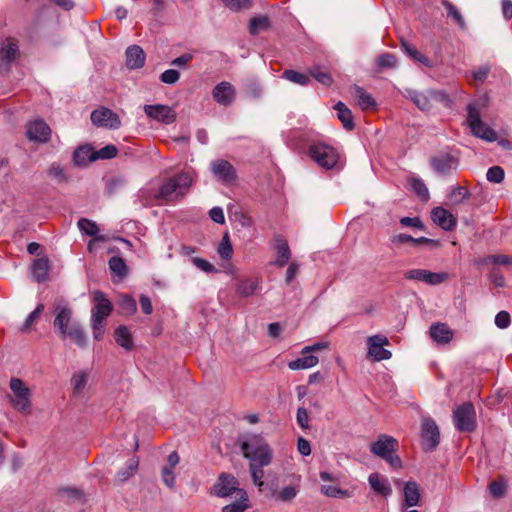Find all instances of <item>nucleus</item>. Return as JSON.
Here are the masks:
<instances>
[{
	"mask_svg": "<svg viewBox=\"0 0 512 512\" xmlns=\"http://www.w3.org/2000/svg\"><path fill=\"white\" fill-rule=\"evenodd\" d=\"M409 97L419 109L428 110L430 108V100L425 93L411 91Z\"/></svg>",
	"mask_w": 512,
	"mask_h": 512,
	"instance_id": "45",
	"label": "nucleus"
},
{
	"mask_svg": "<svg viewBox=\"0 0 512 512\" xmlns=\"http://www.w3.org/2000/svg\"><path fill=\"white\" fill-rule=\"evenodd\" d=\"M401 47L415 61H418L427 67L431 66L430 59L421 54L414 46L410 45L408 42L402 41Z\"/></svg>",
	"mask_w": 512,
	"mask_h": 512,
	"instance_id": "40",
	"label": "nucleus"
},
{
	"mask_svg": "<svg viewBox=\"0 0 512 512\" xmlns=\"http://www.w3.org/2000/svg\"><path fill=\"white\" fill-rule=\"evenodd\" d=\"M93 301L95 305L91 311V322H104L112 311L111 302L106 295L99 290L93 292Z\"/></svg>",
	"mask_w": 512,
	"mask_h": 512,
	"instance_id": "15",
	"label": "nucleus"
},
{
	"mask_svg": "<svg viewBox=\"0 0 512 512\" xmlns=\"http://www.w3.org/2000/svg\"><path fill=\"white\" fill-rule=\"evenodd\" d=\"M467 122L475 136L489 142H493L497 139L496 132L480 119V110L475 103L468 105Z\"/></svg>",
	"mask_w": 512,
	"mask_h": 512,
	"instance_id": "6",
	"label": "nucleus"
},
{
	"mask_svg": "<svg viewBox=\"0 0 512 512\" xmlns=\"http://www.w3.org/2000/svg\"><path fill=\"white\" fill-rule=\"evenodd\" d=\"M191 262L201 271L205 273H216L217 269L215 266L209 261L202 259L200 257H193Z\"/></svg>",
	"mask_w": 512,
	"mask_h": 512,
	"instance_id": "52",
	"label": "nucleus"
},
{
	"mask_svg": "<svg viewBox=\"0 0 512 512\" xmlns=\"http://www.w3.org/2000/svg\"><path fill=\"white\" fill-rule=\"evenodd\" d=\"M259 278H247L239 281L236 287V292L240 297L252 296L259 288Z\"/></svg>",
	"mask_w": 512,
	"mask_h": 512,
	"instance_id": "29",
	"label": "nucleus"
},
{
	"mask_svg": "<svg viewBox=\"0 0 512 512\" xmlns=\"http://www.w3.org/2000/svg\"><path fill=\"white\" fill-rule=\"evenodd\" d=\"M120 313L123 315H132L137 310L136 301L129 295H123L119 303Z\"/></svg>",
	"mask_w": 512,
	"mask_h": 512,
	"instance_id": "44",
	"label": "nucleus"
},
{
	"mask_svg": "<svg viewBox=\"0 0 512 512\" xmlns=\"http://www.w3.org/2000/svg\"><path fill=\"white\" fill-rule=\"evenodd\" d=\"M454 426L460 432H471L475 429V409L473 404L464 403L453 412Z\"/></svg>",
	"mask_w": 512,
	"mask_h": 512,
	"instance_id": "9",
	"label": "nucleus"
},
{
	"mask_svg": "<svg viewBox=\"0 0 512 512\" xmlns=\"http://www.w3.org/2000/svg\"><path fill=\"white\" fill-rule=\"evenodd\" d=\"M440 442V431L436 422L431 418H424L421 426L420 443L426 452L434 451Z\"/></svg>",
	"mask_w": 512,
	"mask_h": 512,
	"instance_id": "10",
	"label": "nucleus"
},
{
	"mask_svg": "<svg viewBox=\"0 0 512 512\" xmlns=\"http://www.w3.org/2000/svg\"><path fill=\"white\" fill-rule=\"evenodd\" d=\"M239 490L242 489L239 488L238 480L233 475L227 473L220 474L213 486L214 494L220 498L229 497L233 494H236L237 497Z\"/></svg>",
	"mask_w": 512,
	"mask_h": 512,
	"instance_id": "14",
	"label": "nucleus"
},
{
	"mask_svg": "<svg viewBox=\"0 0 512 512\" xmlns=\"http://www.w3.org/2000/svg\"><path fill=\"white\" fill-rule=\"evenodd\" d=\"M404 505L406 507L417 506L421 499L419 485L415 481H408L403 487Z\"/></svg>",
	"mask_w": 512,
	"mask_h": 512,
	"instance_id": "25",
	"label": "nucleus"
},
{
	"mask_svg": "<svg viewBox=\"0 0 512 512\" xmlns=\"http://www.w3.org/2000/svg\"><path fill=\"white\" fill-rule=\"evenodd\" d=\"M409 183L417 196H419L422 200H428L429 191L426 184L421 179L413 178Z\"/></svg>",
	"mask_w": 512,
	"mask_h": 512,
	"instance_id": "46",
	"label": "nucleus"
},
{
	"mask_svg": "<svg viewBox=\"0 0 512 512\" xmlns=\"http://www.w3.org/2000/svg\"><path fill=\"white\" fill-rule=\"evenodd\" d=\"M218 254L222 259L229 260L232 257L233 254V248L230 243L229 237L227 234H225L219 244L218 247Z\"/></svg>",
	"mask_w": 512,
	"mask_h": 512,
	"instance_id": "51",
	"label": "nucleus"
},
{
	"mask_svg": "<svg viewBox=\"0 0 512 512\" xmlns=\"http://www.w3.org/2000/svg\"><path fill=\"white\" fill-rule=\"evenodd\" d=\"M96 160L95 151L89 146H81L74 151L73 161L76 165H86Z\"/></svg>",
	"mask_w": 512,
	"mask_h": 512,
	"instance_id": "31",
	"label": "nucleus"
},
{
	"mask_svg": "<svg viewBox=\"0 0 512 512\" xmlns=\"http://www.w3.org/2000/svg\"><path fill=\"white\" fill-rule=\"evenodd\" d=\"M193 177L188 172L169 178L159 189L158 198L173 201L186 195L192 185Z\"/></svg>",
	"mask_w": 512,
	"mask_h": 512,
	"instance_id": "3",
	"label": "nucleus"
},
{
	"mask_svg": "<svg viewBox=\"0 0 512 512\" xmlns=\"http://www.w3.org/2000/svg\"><path fill=\"white\" fill-rule=\"evenodd\" d=\"M241 450L245 458L261 463V465H269L272 462V450L261 435L245 436L241 443Z\"/></svg>",
	"mask_w": 512,
	"mask_h": 512,
	"instance_id": "2",
	"label": "nucleus"
},
{
	"mask_svg": "<svg viewBox=\"0 0 512 512\" xmlns=\"http://www.w3.org/2000/svg\"><path fill=\"white\" fill-rule=\"evenodd\" d=\"M400 224L404 227H414L418 229L424 228V225L419 217H402L400 219Z\"/></svg>",
	"mask_w": 512,
	"mask_h": 512,
	"instance_id": "64",
	"label": "nucleus"
},
{
	"mask_svg": "<svg viewBox=\"0 0 512 512\" xmlns=\"http://www.w3.org/2000/svg\"><path fill=\"white\" fill-rule=\"evenodd\" d=\"M89 379V372L81 370L73 374L71 378V385L73 387V394L79 396L83 393L87 386Z\"/></svg>",
	"mask_w": 512,
	"mask_h": 512,
	"instance_id": "33",
	"label": "nucleus"
},
{
	"mask_svg": "<svg viewBox=\"0 0 512 512\" xmlns=\"http://www.w3.org/2000/svg\"><path fill=\"white\" fill-rule=\"evenodd\" d=\"M321 492L330 498H350L352 493L349 490L341 489L336 485L323 484L321 486Z\"/></svg>",
	"mask_w": 512,
	"mask_h": 512,
	"instance_id": "38",
	"label": "nucleus"
},
{
	"mask_svg": "<svg viewBox=\"0 0 512 512\" xmlns=\"http://www.w3.org/2000/svg\"><path fill=\"white\" fill-rule=\"evenodd\" d=\"M310 74L314 79L325 86H329L332 83L331 76L318 68L310 70Z\"/></svg>",
	"mask_w": 512,
	"mask_h": 512,
	"instance_id": "56",
	"label": "nucleus"
},
{
	"mask_svg": "<svg viewBox=\"0 0 512 512\" xmlns=\"http://www.w3.org/2000/svg\"><path fill=\"white\" fill-rule=\"evenodd\" d=\"M52 135L49 125L42 119H35L26 125V137L37 144L47 143Z\"/></svg>",
	"mask_w": 512,
	"mask_h": 512,
	"instance_id": "11",
	"label": "nucleus"
},
{
	"mask_svg": "<svg viewBox=\"0 0 512 512\" xmlns=\"http://www.w3.org/2000/svg\"><path fill=\"white\" fill-rule=\"evenodd\" d=\"M9 386L13 394L10 398L11 404L20 412L29 413L31 407L29 388L19 378H12Z\"/></svg>",
	"mask_w": 512,
	"mask_h": 512,
	"instance_id": "7",
	"label": "nucleus"
},
{
	"mask_svg": "<svg viewBox=\"0 0 512 512\" xmlns=\"http://www.w3.org/2000/svg\"><path fill=\"white\" fill-rule=\"evenodd\" d=\"M77 225L81 232L89 236H96L99 232L97 224L86 218L80 219Z\"/></svg>",
	"mask_w": 512,
	"mask_h": 512,
	"instance_id": "47",
	"label": "nucleus"
},
{
	"mask_svg": "<svg viewBox=\"0 0 512 512\" xmlns=\"http://www.w3.org/2000/svg\"><path fill=\"white\" fill-rule=\"evenodd\" d=\"M269 26V20L265 16L254 17L249 22V32L256 35L260 30L266 29Z\"/></svg>",
	"mask_w": 512,
	"mask_h": 512,
	"instance_id": "50",
	"label": "nucleus"
},
{
	"mask_svg": "<svg viewBox=\"0 0 512 512\" xmlns=\"http://www.w3.org/2000/svg\"><path fill=\"white\" fill-rule=\"evenodd\" d=\"M138 465H139V459L137 457L131 458L126 463V467L117 473L116 480L118 482L127 481L130 477H132L136 473V471L138 469Z\"/></svg>",
	"mask_w": 512,
	"mask_h": 512,
	"instance_id": "37",
	"label": "nucleus"
},
{
	"mask_svg": "<svg viewBox=\"0 0 512 512\" xmlns=\"http://www.w3.org/2000/svg\"><path fill=\"white\" fill-rule=\"evenodd\" d=\"M91 121L98 127L109 129H117L121 125L118 115L108 108L94 110L91 113Z\"/></svg>",
	"mask_w": 512,
	"mask_h": 512,
	"instance_id": "17",
	"label": "nucleus"
},
{
	"mask_svg": "<svg viewBox=\"0 0 512 512\" xmlns=\"http://www.w3.org/2000/svg\"><path fill=\"white\" fill-rule=\"evenodd\" d=\"M19 56L18 45L15 41L7 39L0 49V70L7 71L10 64Z\"/></svg>",
	"mask_w": 512,
	"mask_h": 512,
	"instance_id": "20",
	"label": "nucleus"
},
{
	"mask_svg": "<svg viewBox=\"0 0 512 512\" xmlns=\"http://www.w3.org/2000/svg\"><path fill=\"white\" fill-rule=\"evenodd\" d=\"M108 264L110 270L119 278H124L127 275L128 267L123 258L113 256L110 258Z\"/></svg>",
	"mask_w": 512,
	"mask_h": 512,
	"instance_id": "41",
	"label": "nucleus"
},
{
	"mask_svg": "<svg viewBox=\"0 0 512 512\" xmlns=\"http://www.w3.org/2000/svg\"><path fill=\"white\" fill-rule=\"evenodd\" d=\"M115 341L117 342L118 345H120L126 350H130L133 345L131 334L128 328L125 326H119L115 330Z\"/></svg>",
	"mask_w": 512,
	"mask_h": 512,
	"instance_id": "39",
	"label": "nucleus"
},
{
	"mask_svg": "<svg viewBox=\"0 0 512 512\" xmlns=\"http://www.w3.org/2000/svg\"><path fill=\"white\" fill-rule=\"evenodd\" d=\"M249 498L245 490H239L237 500L225 505L222 512H245L249 508Z\"/></svg>",
	"mask_w": 512,
	"mask_h": 512,
	"instance_id": "30",
	"label": "nucleus"
},
{
	"mask_svg": "<svg viewBox=\"0 0 512 512\" xmlns=\"http://www.w3.org/2000/svg\"><path fill=\"white\" fill-rule=\"evenodd\" d=\"M211 172L214 177L224 184L232 183L236 179V171L232 164L219 159L211 163Z\"/></svg>",
	"mask_w": 512,
	"mask_h": 512,
	"instance_id": "18",
	"label": "nucleus"
},
{
	"mask_svg": "<svg viewBox=\"0 0 512 512\" xmlns=\"http://www.w3.org/2000/svg\"><path fill=\"white\" fill-rule=\"evenodd\" d=\"M431 164L438 173L447 175L457 169L459 161L450 153H440L431 158Z\"/></svg>",
	"mask_w": 512,
	"mask_h": 512,
	"instance_id": "19",
	"label": "nucleus"
},
{
	"mask_svg": "<svg viewBox=\"0 0 512 512\" xmlns=\"http://www.w3.org/2000/svg\"><path fill=\"white\" fill-rule=\"evenodd\" d=\"M145 63V53L138 45H132L126 50V65L130 69L141 68Z\"/></svg>",
	"mask_w": 512,
	"mask_h": 512,
	"instance_id": "24",
	"label": "nucleus"
},
{
	"mask_svg": "<svg viewBox=\"0 0 512 512\" xmlns=\"http://www.w3.org/2000/svg\"><path fill=\"white\" fill-rule=\"evenodd\" d=\"M212 96L217 103L228 106L234 101L235 88L227 81L220 82L214 87Z\"/></svg>",
	"mask_w": 512,
	"mask_h": 512,
	"instance_id": "22",
	"label": "nucleus"
},
{
	"mask_svg": "<svg viewBox=\"0 0 512 512\" xmlns=\"http://www.w3.org/2000/svg\"><path fill=\"white\" fill-rule=\"evenodd\" d=\"M174 468L164 466L162 468V480L165 485L169 488H173L175 485V476L173 472Z\"/></svg>",
	"mask_w": 512,
	"mask_h": 512,
	"instance_id": "60",
	"label": "nucleus"
},
{
	"mask_svg": "<svg viewBox=\"0 0 512 512\" xmlns=\"http://www.w3.org/2000/svg\"><path fill=\"white\" fill-rule=\"evenodd\" d=\"M368 357L375 361L388 360L392 353L385 349L384 346L389 345V339L383 335L370 336L367 339Z\"/></svg>",
	"mask_w": 512,
	"mask_h": 512,
	"instance_id": "13",
	"label": "nucleus"
},
{
	"mask_svg": "<svg viewBox=\"0 0 512 512\" xmlns=\"http://www.w3.org/2000/svg\"><path fill=\"white\" fill-rule=\"evenodd\" d=\"M334 108L337 111L338 118L342 122L344 128L352 130L354 128V122L350 109L343 102H338Z\"/></svg>",
	"mask_w": 512,
	"mask_h": 512,
	"instance_id": "34",
	"label": "nucleus"
},
{
	"mask_svg": "<svg viewBox=\"0 0 512 512\" xmlns=\"http://www.w3.org/2000/svg\"><path fill=\"white\" fill-rule=\"evenodd\" d=\"M433 222L445 231H451L456 227L457 221L454 215L443 207H435L431 211Z\"/></svg>",
	"mask_w": 512,
	"mask_h": 512,
	"instance_id": "21",
	"label": "nucleus"
},
{
	"mask_svg": "<svg viewBox=\"0 0 512 512\" xmlns=\"http://www.w3.org/2000/svg\"><path fill=\"white\" fill-rule=\"evenodd\" d=\"M354 95L362 110H367L376 106V102L372 95L367 93L362 87L356 86L354 88Z\"/></svg>",
	"mask_w": 512,
	"mask_h": 512,
	"instance_id": "35",
	"label": "nucleus"
},
{
	"mask_svg": "<svg viewBox=\"0 0 512 512\" xmlns=\"http://www.w3.org/2000/svg\"><path fill=\"white\" fill-rule=\"evenodd\" d=\"M226 7L231 10L239 11L250 7V0H221Z\"/></svg>",
	"mask_w": 512,
	"mask_h": 512,
	"instance_id": "57",
	"label": "nucleus"
},
{
	"mask_svg": "<svg viewBox=\"0 0 512 512\" xmlns=\"http://www.w3.org/2000/svg\"><path fill=\"white\" fill-rule=\"evenodd\" d=\"M404 277L408 280L424 282L428 285H439L449 278L447 272H431L426 269H411L408 270Z\"/></svg>",
	"mask_w": 512,
	"mask_h": 512,
	"instance_id": "12",
	"label": "nucleus"
},
{
	"mask_svg": "<svg viewBox=\"0 0 512 512\" xmlns=\"http://www.w3.org/2000/svg\"><path fill=\"white\" fill-rule=\"evenodd\" d=\"M117 152L118 150L114 145H107L100 150L95 151L96 160L114 158L117 155Z\"/></svg>",
	"mask_w": 512,
	"mask_h": 512,
	"instance_id": "54",
	"label": "nucleus"
},
{
	"mask_svg": "<svg viewBox=\"0 0 512 512\" xmlns=\"http://www.w3.org/2000/svg\"><path fill=\"white\" fill-rule=\"evenodd\" d=\"M398 446V441L394 437L381 434L378 439L370 445V451L374 455L387 461L393 469H400L402 467V461L400 457L395 454Z\"/></svg>",
	"mask_w": 512,
	"mask_h": 512,
	"instance_id": "4",
	"label": "nucleus"
},
{
	"mask_svg": "<svg viewBox=\"0 0 512 512\" xmlns=\"http://www.w3.org/2000/svg\"><path fill=\"white\" fill-rule=\"evenodd\" d=\"M318 357L312 355L311 353L304 354L300 358L290 361L288 363V367L291 370H302L309 369L318 364Z\"/></svg>",
	"mask_w": 512,
	"mask_h": 512,
	"instance_id": "32",
	"label": "nucleus"
},
{
	"mask_svg": "<svg viewBox=\"0 0 512 512\" xmlns=\"http://www.w3.org/2000/svg\"><path fill=\"white\" fill-rule=\"evenodd\" d=\"M469 197V191L467 188L461 186L452 187L450 193L447 198L452 205H459L465 199Z\"/></svg>",
	"mask_w": 512,
	"mask_h": 512,
	"instance_id": "43",
	"label": "nucleus"
},
{
	"mask_svg": "<svg viewBox=\"0 0 512 512\" xmlns=\"http://www.w3.org/2000/svg\"><path fill=\"white\" fill-rule=\"evenodd\" d=\"M368 483L371 489L384 496L388 497L392 494V487L388 478L379 473H371L368 477Z\"/></svg>",
	"mask_w": 512,
	"mask_h": 512,
	"instance_id": "23",
	"label": "nucleus"
},
{
	"mask_svg": "<svg viewBox=\"0 0 512 512\" xmlns=\"http://www.w3.org/2000/svg\"><path fill=\"white\" fill-rule=\"evenodd\" d=\"M44 310V305L39 304L34 311H32L25 320V323L22 327V331H27L29 327L35 322V320L40 316L42 311Z\"/></svg>",
	"mask_w": 512,
	"mask_h": 512,
	"instance_id": "58",
	"label": "nucleus"
},
{
	"mask_svg": "<svg viewBox=\"0 0 512 512\" xmlns=\"http://www.w3.org/2000/svg\"><path fill=\"white\" fill-rule=\"evenodd\" d=\"M302 477L299 474H288L284 477L283 487L279 489V492L273 493L274 501L281 503L292 502L300 493Z\"/></svg>",
	"mask_w": 512,
	"mask_h": 512,
	"instance_id": "8",
	"label": "nucleus"
},
{
	"mask_svg": "<svg viewBox=\"0 0 512 512\" xmlns=\"http://www.w3.org/2000/svg\"><path fill=\"white\" fill-rule=\"evenodd\" d=\"M484 264H492V265H502V266H510L512 265V256L498 254V255H489L483 259Z\"/></svg>",
	"mask_w": 512,
	"mask_h": 512,
	"instance_id": "49",
	"label": "nucleus"
},
{
	"mask_svg": "<svg viewBox=\"0 0 512 512\" xmlns=\"http://www.w3.org/2000/svg\"><path fill=\"white\" fill-rule=\"evenodd\" d=\"M490 492L495 498L504 496L506 492V485L502 480L493 481L490 483Z\"/></svg>",
	"mask_w": 512,
	"mask_h": 512,
	"instance_id": "59",
	"label": "nucleus"
},
{
	"mask_svg": "<svg viewBox=\"0 0 512 512\" xmlns=\"http://www.w3.org/2000/svg\"><path fill=\"white\" fill-rule=\"evenodd\" d=\"M265 465H261V463L254 462L250 460L249 463V471L252 477V481L254 485L258 488L259 491L263 490V487L265 485V482L263 481L264 477V470L263 467Z\"/></svg>",
	"mask_w": 512,
	"mask_h": 512,
	"instance_id": "36",
	"label": "nucleus"
},
{
	"mask_svg": "<svg viewBox=\"0 0 512 512\" xmlns=\"http://www.w3.org/2000/svg\"><path fill=\"white\" fill-rule=\"evenodd\" d=\"M31 273L35 281L45 282L48 279L49 260L46 257L35 259L31 266Z\"/></svg>",
	"mask_w": 512,
	"mask_h": 512,
	"instance_id": "28",
	"label": "nucleus"
},
{
	"mask_svg": "<svg viewBox=\"0 0 512 512\" xmlns=\"http://www.w3.org/2000/svg\"><path fill=\"white\" fill-rule=\"evenodd\" d=\"M487 180L492 183H501L504 179V170L499 166H493L488 169Z\"/></svg>",
	"mask_w": 512,
	"mask_h": 512,
	"instance_id": "53",
	"label": "nucleus"
},
{
	"mask_svg": "<svg viewBox=\"0 0 512 512\" xmlns=\"http://www.w3.org/2000/svg\"><path fill=\"white\" fill-rule=\"evenodd\" d=\"M442 4L447 11L448 17H451L454 20V22L460 27V29H466V22L464 20V17L462 16L461 12L457 9V7L448 1H443Z\"/></svg>",
	"mask_w": 512,
	"mask_h": 512,
	"instance_id": "42",
	"label": "nucleus"
},
{
	"mask_svg": "<svg viewBox=\"0 0 512 512\" xmlns=\"http://www.w3.org/2000/svg\"><path fill=\"white\" fill-rule=\"evenodd\" d=\"M308 153L311 159L324 169H332L339 159L336 149L322 142L311 144Z\"/></svg>",
	"mask_w": 512,
	"mask_h": 512,
	"instance_id": "5",
	"label": "nucleus"
},
{
	"mask_svg": "<svg viewBox=\"0 0 512 512\" xmlns=\"http://www.w3.org/2000/svg\"><path fill=\"white\" fill-rule=\"evenodd\" d=\"M144 112L149 118L166 125L172 124L176 120L175 110L167 105H145Z\"/></svg>",
	"mask_w": 512,
	"mask_h": 512,
	"instance_id": "16",
	"label": "nucleus"
},
{
	"mask_svg": "<svg viewBox=\"0 0 512 512\" xmlns=\"http://www.w3.org/2000/svg\"><path fill=\"white\" fill-rule=\"evenodd\" d=\"M55 319L53 326L56 333L61 338H70L75 344L80 347L86 345V336L81 325L73 320V311L69 305L59 300L54 305Z\"/></svg>",
	"mask_w": 512,
	"mask_h": 512,
	"instance_id": "1",
	"label": "nucleus"
},
{
	"mask_svg": "<svg viewBox=\"0 0 512 512\" xmlns=\"http://www.w3.org/2000/svg\"><path fill=\"white\" fill-rule=\"evenodd\" d=\"M275 248L277 257L273 262H271V265H275L282 268L288 263L291 257L290 248L288 246L287 241L280 237L276 238Z\"/></svg>",
	"mask_w": 512,
	"mask_h": 512,
	"instance_id": "27",
	"label": "nucleus"
},
{
	"mask_svg": "<svg viewBox=\"0 0 512 512\" xmlns=\"http://www.w3.org/2000/svg\"><path fill=\"white\" fill-rule=\"evenodd\" d=\"M390 241L394 245H404V244L412 245V242L414 241V237H412L408 234L400 233V234L393 235L390 238Z\"/></svg>",
	"mask_w": 512,
	"mask_h": 512,
	"instance_id": "63",
	"label": "nucleus"
},
{
	"mask_svg": "<svg viewBox=\"0 0 512 512\" xmlns=\"http://www.w3.org/2000/svg\"><path fill=\"white\" fill-rule=\"evenodd\" d=\"M180 78V73L175 69L165 70L159 77L160 81L165 84H175Z\"/></svg>",
	"mask_w": 512,
	"mask_h": 512,
	"instance_id": "55",
	"label": "nucleus"
},
{
	"mask_svg": "<svg viewBox=\"0 0 512 512\" xmlns=\"http://www.w3.org/2000/svg\"><path fill=\"white\" fill-rule=\"evenodd\" d=\"M430 336L437 343L446 344L452 340L453 332L445 323H436L430 327Z\"/></svg>",
	"mask_w": 512,
	"mask_h": 512,
	"instance_id": "26",
	"label": "nucleus"
},
{
	"mask_svg": "<svg viewBox=\"0 0 512 512\" xmlns=\"http://www.w3.org/2000/svg\"><path fill=\"white\" fill-rule=\"evenodd\" d=\"M510 315L506 311H500L495 316V325L500 329H505L510 325Z\"/></svg>",
	"mask_w": 512,
	"mask_h": 512,
	"instance_id": "62",
	"label": "nucleus"
},
{
	"mask_svg": "<svg viewBox=\"0 0 512 512\" xmlns=\"http://www.w3.org/2000/svg\"><path fill=\"white\" fill-rule=\"evenodd\" d=\"M283 77L290 82L295 84H299L305 86L309 83V77L306 74L294 71V70H286L283 73Z\"/></svg>",
	"mask_w": 512,
	"mask_h": 512,
	"instance_id": "48",
	"label": "nucleus"
},
{
	"mask_svg": "<svg viewBox=\"0 0 512 512\" xmlns=\"http://www.w3.org/2000/svg\"><path fill=\"white\" fill-rule=\"evenodd\" d=\"M296 420L302 429H307L309 427V416L304 407H299L297 409Z\"/></svg>",
	"mask_w": 512,
	"mask_h": 512,
	"instance_id": "61",
	"label": "nucleus"
}]
</instances>
